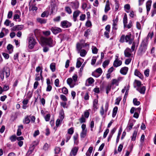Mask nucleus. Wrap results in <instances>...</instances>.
<instances>
[{"instance_id": "69168bd1", "label": "nucleus", "mask_w": 156, "mask_h": 156, "mask_svg": "<svg viewBox=\"0 0 156 156\" xmlns=\"http://www.w3.org/2000/svg\"><path fill=\"white\" fill-rule=\"evenodd\" d=\"M131 61V59L130 58L127 59L125 61V64L126 65H128L130 62Z\"/></svg>"}, {"instance_id": "20e7f679", "label": "nucleus", "mask_w": 156, "mask_h": 156, "mask_svg": "<svg viewBox=\"0 0 156 156\" xmlns=\"http://www.w3.org/2000/svg\"><path fill=\"white\" fill-rule=\"evenodd\" d=\"M10 75V69L7 68L5 70H3L1 73L0 78L2 81H3L4 78H7Z\"/></svg>"}, {"instance_id": "f704fd0d", "label": "nucleus", "mask_w": 156, "mask_h": 156, "mask_svg": "<svg viewBox=\"0 0 156 156\" xmlns=\"http://www.w3.org/2000/svg\"><path fill=\"white\" fill-rule=\"evenodd\" d=\"M118 21V17H116L115 19L114 20H113V28H114L115 29H116V28L115 27V26L117 25V23Z\"/></svg>"}, {"instance_id": "72a5a7b5", "label": "nucleus", "mask_w": 156, "mask_h": 156, "mask_svg": "<svg viewBox=\"0 0 156 156\" xmlns=\"http://www.w3.org/2000/svg\"><path fill=\"white\" fill-rule=\"evenodd\" d=\"M30 122V120L28 116L26 117L23 120V122L25 124H29Z\"/></svg>"}, {"instance_id": "4c0bfd02", "label": "nucleus", "mask_w": 156, "mask_h": 156, "mask_svg": "<svg viewBox=\"0 0 156 156\" xmlns=\"http://www.w3.org/2000/svg\"><path fill=\"white\" fill-rule=\"evenodd\" d=\"M87 54L86 51L84 49L81 50L80 52V55L82 57L84 56Z\"/></svg>"}, {"instance_id": "c03bdc74", "label": "nucleus", "mask_w": 156, "mask_h": 156, "mask_svg": "<svg viewBox=\"0 0 156 156\" xmlns=\"http://www.w3.org/2000/svg\"><path fill=\"white\" fill-rule=\"evenodd\" d=\"M60 98L63 101L65 102L67 101V99L66 97L64 95L61 94L60 96Z\"/></svg>"}, {"instance_id": "49530a36", "label": "nucleus", "mask_w": 156, "mask_h": 156, "mask_svg": "<svg viewBox=\"0 0 156 156\" xmlns=\"http://www.w3.org/2000/svg\"><path fill=\"white\" fill-rule=\"evenodd\" d=\"M123 23L124 25L127 23V16L126 14H125L123 17Z\"/></svg>"}, {"instance_id": "a878e982", "label": "nucleus", "mask_w": 156, "mask_h": 156, "mask_svg": "<svg viewBox=\"0 0 156 156\" xmlns=\"http://www.w3.org/2000/svg\"><path fill=\"white\" fill-rule=\"evenodd\" d=\"M137 133V130H135L133 133L132 136L131 137V140L134 141L136 140V137Z\"/></svg>"}, {"instance_id": "aec40b11", "label": "nucleus", "mask_w": 156, "mask_h": 156, "mask_svg": "<svg viewBox=\"0 0 156 156\" xmlns=\"http://www.w3.org/2000/svg\"><path fill=\"white\" fill-rule=\"evenodd\" d=\"M23 128L22 125H20L18 126V128L17 130V136H20L21 134V130Z\"/></svg>"}, {"instance_id": "a19ab883", "label": "nucleus", "mask_w": 156, "mask_h": 156, "mask_svg": "<svg viewBox=\"0 0 156 156\" xmlns=\"http://www.w3.org/2000/svg\"><path fill=\"white\" fill-rule=\"evenodd\" d=\"M132 43V45L131 47V50L132 51H133L134 50L135 47H137L138 45H137L133 41Z\"/></svg>"}, {"instance_id": "ea45409f", "label": "nucleus", "mask_w": 156, "mask_h": 156, "mask_svg": "<svg viewBox=\"0 0 156 156\" xmlns=\"http://www.w3.org/2000/svg\"><path fill=\"white\" fill-rule=\"evenodd\" d=\"M92 53L94 54H97L98 52V49L96 47L94 46H92Z\"/></svg>"}, {"instance_id": "a18cd8bd", "label": "nucleus", "mask_w": 156, "mask_h": 156, "mask_svg": "<svg viewBox=\"0 0 156 156\" xmlns=\"http://www.w3.org/2000/svg\"><path fill=\"white\" fill-rule=\"evenodd\" d=\"M133 103L135 105H138L140 104V102L137 101L136 98H134L133 101Z\"/></svg>"}, {"instance_id": "412c9836", "label": "nucleus", "mask_w": 156, "mask_h": 156, "mask_svg": "<svg viewBox=\"0 0 156 156\" xmlns=\"http://www.w3.org/2000/svg\"><path fill=\"white\" fill-rule=\"evenodd\" d=\"M71 5L73 8H74L75 9H77L79 7V3L77 2H71Z\"/></svg>"}, {"instance_id": "6e6d98bb", "label": "nucleus", "mask_w": 156, "mask_h": 156, "mask_svg": "<svg viewBox=\"0 0 156 156\" xmlns=\"http://www.w3.org/2000/svg\"><path fill=\"white\" fill-rule=\"evenodd\" d=\"M61 16H58L53 19V21L54 22H59L60 20Z\"/></svg>"}, {"instance_id": "c85d7f7f", "label": "nucleus", "mask_w": 156, "mask_h": 156, "mask_svg": "<svg viewBox=\"0 0 156 156\" xmlns=\"http://www.w3.org/2000/svg\"><path fill=\"white\" fill-rule=\"evenodd\" d=\"M50 68L52 72H54L55 70V63H51L50 65Z\"/></svg>"}, {"instance_id": "79ce46f5", "label": "nucleus", "mask_w": 156, "mask_h": 156, "mask_svg": "<svg viewBox=\"0 0 156 156\" xmlns=\"http://www.w3.org/2000/svg\"><path fill=\"white\" fill-rule=\"evenodd\" d=\"M145 87L144 86H143L140 88V90L139 91L140 93L144 94L145 93Z\"/></svg>"}, {"instance_id": "603ef678", "label": "nucleus", "mask_w": 156, "mask_h": 156, "mask_svg": "<svg viewBox=\"0 0 156 156\" xmlns=\"http://www.w3.org/2000/svg\"><path fill=\"white\" fill-rule=\"evenodd\" d=\"M7 48L8 49V50L10 51V50H12V51L10 52L11 53L12 52V49H13V46H12L11 44H9L8 46L7 47Z\"/></svg>"}, {"instance_id": "09e8293b", "label": "nucleus", "mask_w": 156, "mask_h": 156, "mask_svg": "<svg viewBox=\"0 0 156 156\" xmlns=\"http://www.w3.org/2000/svg\"><path fill=\"white\" fill-rule=\"evenodd\" d=\"M115 11H117L118 10L119 8V4L118 2L116 0L115 1Z\"/></svg>"}, {"instance_id": "7ed1b4c3", "label": "nucleus", "mask_w": 156, "mask_h": 156, "mask_svg": "<svg viewBox=\"0 0 156 156\" xmlns=\"http://www.w3.org/2000/svg\"><path fill=\"white\" fill-rule=\"evenodd\" d=\"M42 41L50 47L53 46L55 45V43L51 37L43 38L42 39Z\"/></svg>"}, {"instance_id": "cd10ccee", "label": "nucleus", "mask_w": 156, "mask_h": 156, "mask_svg": "<svg viewBox=\"0 0 156 156\" xmlns=\"http://www.w3.org/2000/svg\"><path fill=\"white\" fill-rule=\"evenodd\" d=\"M118 111V107L116 106L115 107L113 110L112 117L113 118L115 117V116Z\"/></svg>"}, {"instance_id": "9b49d317", "label": "nucleus", "mask_w": 156, "mask_h": 156, "mask_svg": "<svg viewBox=\"0 0 156 156\" xmlns=\"http://www.w3.org/2000/svg\"><path fill=\"white\" fill-rule=\"evenodd\" d=\"M122 64V62L121 61L119 60L118 58H116L114 61L113 65L114 67H117L120 66Z\"/></svg>"}, {"instance_id": "0eeeda50", "label": "nucleus", "mask_w": 156, "mask_h": 156, "mask_svg": "<svg viewBox=\"0 0 156 156\" xmlns=\"http://www.w3.org/2000/svg\"><path fill=\"white\" fill-rule=\"evenodd\" d=\"M131 34H130L125 36V41L126 42H128L130 44L133 42V38L132 37Z\"/></svg>"}, {"instance_id": "37998d69", "label": "nucleus", "mask_w": 156, "mask_h": 156, "mask_svg": "<svg viewBox=\"0 0 156 156\" xmlns=\"http://www.w3.org/2000/svg\"><path fill=\"white\" fill-rule=\"evenodd\" d=\"M62 93L65 94H67L68 93V89L65 87H63L62 89Z\"/></svg>"}, {"instance_id": "3c124183", "label": "nucleus", "mask_w": 156, "mask_h": 156, "mask_svg": "<svg viewBox=\"0 0 156 156\" xmlns=\"http://www.w3.org/2000/svg\"><path fill=\"white\" fill-rule=\"evenodd\" d=\"M43 34L45 36H48L51 34V32L49 31H43Z\"/></svg>"}, {"instance_id": "b1692460", "label": "nucleus", "mask_w": 156, "mask_h": 156, "mask_svg": "<svg viewBox=\"0 0 156 156\" xmlns=\"http://www.w3.org/2000/svg\"><path fill=\"white\" fill-rule=\"evenodd\" d=\"M98 102V100L97 99H94L93 101V107L94 108V110H96L98 108V107H97Z\"/></svg>"}, {"instance_id": "864d4df0", "label": "nucleus", "mask_w": 156, "mask_h": 156, "mask_svg": "<svg viewBox=\"0 0 156 156\" xmlns=\"http://www.w3.org/2000/svg\"><path fill=\"white\" fill-rule=\"evenodd\" d=\"M132 26V22L131 21L128 24H125V25H124V27H127L129 29Z\"/></svg>"}, {"instance_id": "4468645a", "label": "nucleus", "mask_w": 156, "mask_h": 156, "mask_svg": "<svg viewBox=\"0 0 156 156\" xmlns=\"http://www.w3.org/2000/svg\"><path fill=\"white\" fill-rule=\"evenodd\" d=\"M23 26L22 25H18L12 27L11 30L12 31H16V30H21L23 29Z\"/></svg>"}, {"instance_id": "c9c22d12", "label": "nucleus", "mask_w": 156, "mask_h": 156, "mask_svg": "<svg viewBox=\"0 0 156 156\" xmlns=\"http://www.w3.org/2000/svg\"><path fill=\"white\" fill-rule=\"evenodd\" d=\"M13 19L16 21H17V20H18V21L19 22H20L21 21V19L20 18V16L17 14H16L14 15Z\"/></svg>"}, {"instance_id": "052dcab7", "label": "nucleus", "mask_w": 156, "mask_h": 156, "mask_svg": "<svg viewBox=\"0 0 156 156\" xmlns=\"http://www.w3.org/2000/svg\"><path fill=\"white\" fill-rule=\"evenodd\" d=\"M125 40V35H123L121 36L120 40V41L121 42H124Z\"/></svg>"}, {"instance_id": "5fc2aeb1", "label": "nucleus", "mask_w": 156, "mask_h": 156, "mask_svg": "<svg viewBox=\"0 0 156 156\" xmlns=\"http://www.w3.org/2000/svg\"><path fill=\"white\" fill-rule=\"evenodd\" d=\"M109 61L108 60L105 61L103 63V66L104 68H105L109 64Z\"/></svg>"}, {"instance_id": "473e14b6", "label": "nucleus", "mask_w": 156, "mask_h": 156, "mask_svg": "<svg viewBox=\"0 0 156 156\" xmlns=\"http://www.w3.org/2000/svg\"><path fill=\"white\" fill-rule=\"evenodd\" d=\"M65 11L69 14L72 13V11L71 8L68 6H66L65 7Z\"/></svg>"}, {"instance_id": "13d9d810", "label": "nucleus", "mask_w": 156, "mask_h": 156, "mask_svg": "<svg viewBox=\"0 0 156 156\" xmlns=\"http://www.w3.org/2000/svg\"><path fill=\"white\" fill-rule=\"evenodd\" d=\"M64 111L63 109H62L60 112V116L59 118H61L62 117H63V119L64 118Z\"/></svg>"}, {"instance_id": "39448f33", "label": "nucleus", "mask_w": 156, "mask_h": 156, "mask_svg": "<svg viewBox=\"0 0 156 156\" xmlns=\"http://www.w3.org/2000/svg\"><path fill=\"white\" fill-rule=\"evenodd\" d=\"M28 47L30 49L33 48L36 44L35 40L32 37H30L28 39Z\"/></svg>"}, {"instance_id": "ddd939ff", "label": "nucleus", "mask_w": 156, "mask_h": 156, "mask_svg": "<svg viewBox=\"0 0 156 156\" xmlns=\"http://www.w3.org/2000/svg\"><path fill=\"white\" fill-rule=\"evenodd\" d=\"M80 13V12L78 10H76L73 12V18L74 22H75L76 20L77 17L79 16Z\"/></svg>"}, {"instance_id": "4be33fe9", "label": "nucleus", "mask_w": 156, "mask_h": 156, "mask_svg": "<svg viewBox=\"0 0 156 156\" xmlns=\"http://www.w3.org/2000/svg\"><path fill=\"white\" fill-rule=\"evenodd\" d=\"M119 79H114L112 80V82L111 84L112 86L114 85H115L116 86H118L119 85Z\"/></svg>"}, {"instance_id": "393cba45", "label": "nucleus", "mask_w": 156, "mask_h": 156, "mask_svg": "<svg viewBox=\"0 0 156 156\" xmlns=\"http://www.w3.org/2000/svg\"><path fill=\"white\" fill-rule=\"evenodd\" d=\"M63 120V117H62L61 118H59L58 119L56 122V125L57 127L59 126V125L61 124Z\"/></svg>"}, {"instance_id": "6ab92c4d", "label": "nucleus", "mask_w": 156, "mask_h": 156, "mask_svg": "<svg viewBox=\"0 0 156 156\" xmlns=\"http://www.w3.org/2000/svg\"><path fill=\"white\" fill-rule=\"evenodd\" d=\"M110 9V3L109 1L108 0L106 2V4L105 5V12L107 13Z\"/></svg>"}, {"instance_id": "de8ad7c7", "label": "nucleus", "mask_w": 156, "mask_h": 156, "mask_svg": "<svg viewBox=\"0 0 156 156\" xmlns=\"http://www.w3.org/2000/svg\"><path fill=\"white\" fill-rule=\"evenodd\" d=\"M74 132V129L73 127H71L68 129V133L72 135Z\"/></svg>"}, {"instance_id": "0e129e2a", "label": "nucleus", "mask_w": 156, "mask_h": 156, "mask_svg": "<svg viewBox=\"0 0 156 156\" xmlns=\"http://www.w3.org/2000/svg\"><path fill=\"white\" fill-rule=\"evenodd\" d=\"M52 88V86L51 85H47L46 91L48 92L50 91L51 90Z\"/></svg>"}, {"instance_id": "2f4dec72", "label": "nucleus", "mask_w": 156, "mask_h": 156, "mask_svg": "<svg viewBox=\"0 0 156 156\" xmlns=\"http://www.w3.org/2000/svg\"><path fill=\"white\" fill-rule=\"evenodd\" d=\"M112 87V89H113V86L111 85V84L108 85L106 87V93L108 94L109 92L110 91L111 87Z\"/></svg>"}, {"instance_id": "dca6fc26", "label": "nucleus", "mask_w": 156, "mask_h": 156, "mask_svg": "<svg viewBox=\"0 0 156 156\" xmlns=\"http://www.w3.org/2000/svg\"><path fill=\"white\" fill-rule=\"evenodd\" d=\"M36 143V144H34L32 145V146L30 147L27 153L26 154L27 156H29L32 153L33 151H34L35 146L37 145V143Z\"/></svg>"}, {"instance_id": "2eb2a0df", "label": "nucleus", "mask_w": 156, "mask_h": 156, "mask_svg": "<svg viewBox=\"0 0 156 156\" xmlns=\"http://www.w3.org/2000/svg\"><path fill=\"white\" fill-rule=\"evenodd\" d=\"M152 3V1L151 0L148 1L146 3V7L147 8V14L148 15L151 9Z\"/></svg>"}, {"instance_id": "a211bd4d", "label": "nucleus", "mask_w": 156, "mask_h": 156, "mask_svg": "<svg viewBox=\"0 0 156 156\" xmlns=\"http://www.w3.org/2000/svg\"><path fill=\"white\" fill-rule=\"evenodd\" d=\"M83 61V59L81 58H79L77 59V61L76 64V67L79 68L82 65V62Z\"/></svg>"}, {"instance_id": "5701e85b", "label": "nucleus", "mask_w": 156, "mask_h": 156, "mask_svg": "<svg viewBox=\"0 0 156 156\" xmlns=\"http://www.w3.org/2000/svg\"><path fill=\"white\" fill-rule=\"evenodd\" d=\"M134 74L135 75L138 76L140 79H142L143 78V76L140 73L137 69H136L135 71Z\"/></svg>"}, {"instance_id": "e2e57ef3", "label": "nucleus", "mask_w": 156, "mask_h": 156, "mask_svg": "<svg viewBox=\"0 0 156 156\" xmlns=\"http://www.w3.org/2000/svg\"><path fill=\"white\" fill-rule=\"evenodd\" d=\"M80 122L81 123L85 122L86 121V119L85 118H84L83 116L80 119H79Z\"/></svg>"}, {"instance_id": "f8f14e48", "label": "nucleus", "mask_w": 156, "mask_h": 156, "mask_svg": "<svg viewBox=\"0 0 156 156\" xmlns=\"http://www.w3.org/2000/svg\"><path fill=\"white\" fill-rule=\"evenodd\" d=\"M78 149L79 147H73L71 150L70 153V155H73L74 156H76L77 154Z\"/></svg>"}, {"instance_id": "f03ea898", "label": "nucleus", "mask_w": 156, "mask_h": 156, "mask_svg": "<svg viewBox=\"0 0 156 156\" xmlns=\"http://www.w3.org/2000/svg\"><path fill=\"white\" fill-rule=\"evenodd\" d=\"M77 75L75 74L72 76L73 80L71 78L67 79V83L69 85L70 87L73 88L74 87L76 84V82L77 80Z\"/></svg>"}, {"instance_id": "c756f323", "label": "nucleus", "mask_w": 156, "mask_h": 156, "mask_svg": "<svg viewBox=\"0 0 156 156\" xmlns=\"http://www.w3.org/2000/svg\"><path fill=\"white\" fill-rule=\"evenodd\" d=\"M133 123H130L129 124L126 128V130L127 132H129L130 130L132 129L133 127Z\"/></svg>"}, {"instance_id": "1a4fd4ad", "label": "nucleus", "mask_w": 156, "mask_h": 156, "mask_svg": "<svg viewBox=\"0 0 156 156\" xmlns=\"http://www.w3.org/2000/svg\"><path fill=\"white\" fill-rule=\"evenodd\" d=\"M133 52L129 48H127L124 51L125 56L127 57H129L132 56V54L131 53Z\"/></svg>"}, {"instance_id": "774afa93", "label": "nucleus", "mask_w": 156, "mask_h": 156, "mask_svg": "<svg viewBox=\"0 0 156 156\" xmlns=\"http://www.w3.org/2000/svg\"><path fill=\"white\" fill-rule=\"evenodd\" d=\"M151 16L153 17L156 13V9H153L151 11Z\"/></svg>"}, {"instance_id": "338daca9", "label": "nucleus", "mask_w": 156, "mask_h": 156, "mask_svg": "<svg viewBox=\"0 0 156 156\" xmlns=\"http://www.w3.org/2000/svg\"><path fill=\"white\" fill-rule=\"evenodd\" d=\"M60 151V148L59 147H56L55 149V153L56 154H58Z\"/></svg>"}, {"instance_id": "bb28decb", "label": "nucleus", "mask_w": 156, "mask_h": 156, "mask_svg": "<svg viewBox=\"0 0 156 156\" xmlns=\"http://www.w3.org/2000/svg\"><path fill=\"white\" fill-rule=\"evenodd\" d=\"M37 21L40 23L41 24L45 23H46L47 20L41 18H37Z\"/></svg>"}, {"instance_id": "4d7b16f0", "label": "nucleus", "mask_w": 156, "mask_h": 156, "mask_svg": "<svg viewBox=\"0 0 156 156\" xmlns=\"http://www.w3.org/2000/svg\"><path fill=\"white\" fill-rule=\"evenodd\" d=\"M109 106L108 103L107 102H106L105 105V112H106L107 111Z\"/></svg>"}, {"instance_id": "58836bf2", "label": "nucleus", "mask_w": 156, "mask_h": 156, "mask_svg": "<svg viewBox=\"0 0 156 156\" xmlns=\"http://www.w3.org/2000/svg\"><path fill=\"white\" fill-rule=\"evenodd\" d=\"M36 70L37 72H39L40 71H41L40 74V76H41V78H42V69H41V68L40 67L38 66V67H37L36 68Z\"/></svg>"}, {"instance_id": "e433bc0d", "label": "nucleus", "mask_w": 156, "mask_h": 156, "mask_svg": "<svg viewBox=\"0 0 156 156\" xmlns=\"http://www.w3.org/2000/svg\"><path fill=\"white\" fill-rule=\"evenodd\" d=\"M37 8L34 6H30L29 7V11H37Z\"/></svg>"}, {"instance_id": "8fccbe9b", "label": "nucleus", "mask_w": 156, "mask_h": 156, "mask_svg": "<svg viewBox=\"0 0 156 156\" xmlns=\"http://www.w3.org/2000/svg\"><path fill=\"white\" fill-rule=\"evenodd\" d=\"M86 15L84 14H81L80 16V20L81 21H83L85 19Z\"/></svg>"}, {"instance_id": "6e6552de", "label": "nucleus", "mask_w": 156, "mask_h": 156, "mask_svg": "<svg viewBox=\"0 0 156 156\" xmlns=\"http://www.w3.org/2000/svg\"><path fill=\"white\" fill-rule=\"evenodd\" d=\"M51 30L53 34H55L61 32L62 30L60 28L57 27H52L51 28Z\"/></svg>"}, {"instance_id": "f3484780", "label": "nucleus", "mask_w": 156, "mask_h": 156, "mask_svg": "<svg viewBox=\"0 0 156 156\" xmlns=\"http://www.w3.org/2000/svg\"><path fill=\"white\" fill-rule=\"evenodd\" d=\"M128 70V68L127 67H124L121 69L120 72L121 74L125 75L126 74Z\"/></svg>"}, {"instance_id": "7c9ffc66", "label": "nucleus", "mask_w": 156, "mask_h": 156, "mask_svg": "<svg viewBox=\"0 0 156 156\" xmlns=\"http://www.w3.org/2000/svg\"><path fill=\"white\" fill-rule=\"evenodd\" d=\"M87 130H82L80 133V137L81 138H84L87 135Z\"/></svg>"}, {"instance_id": "423d86ee", "label": "nucleus", "mask_w": 156, "mask_h": 156, "mask_svg": "<svg viewBox=\"0 0 156 156\" xmlns=\"http://www.w3.org/2000/svg\"><path fill=\"white\" fill-rule=\"evenodd\" d=\"M61 27L64 28H66L70 27L72 24L67 20H64L61 22Z\"/></svg>"}, {"instance_id": "680f3d73", "label": "nucleus", "mask_w": 156, "mask_h": 156, "mask_svg": "<svg viewBox=\"0 0 156 156\" xmlns=\"http://www.w3.org/2000/svg\"><path fill=\"white\" fill-rule=\"evenodd\" d=\"M10 139L12 142L16 140V136L15 135H12L11 136L10 138Z\"/></svg>"}, {"instance_id": "bf43d9fd", "label": "nucleus", "mask_w": 156, "mask_h": 156, "mask_svg": "<svg viewBox=\"0 0 156 156\" xmlns=\"http://www.w3.org/2000/svg\"><path fill=\"white\" fill-rule=\"evenodd\" d=\"M89 114V112L87 111H85L84 112V116L87 118L88 117Z\"/></svg>"}, {"instance_id": "9d476101", "label": "nucleus", "mask_w": 156, "mask_h": 156, "mask_svg": "<svg viewBox=\"0 0 156 156\" xmlns=\"http://www.w3.org/2000/svg\"><path fill=\"white\" fill-rule=\"evenodd\" d=\"M94 82V80L92 77H90L87 79L86 81L85 86H89L93 84Z\"/></svg>"}, {"instance_id": "f257e3e1", "label": "nucleus", "mask_w": 156, "mask_h": 156, "mask_svg": "<svg viewBox=\"0 0 156 156\" xmlns=\"http://www.w3.org/2000/svg\"><path fill=\"white\" fill-rule=\"evenodd\" d=\"M147 43L146 41H143L142 42L138 51V54L139 55H141L145 53L146 49Z\"/></svg>"}]
</instances>
